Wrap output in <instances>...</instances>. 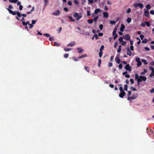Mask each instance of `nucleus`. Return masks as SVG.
<instances>
[{
    "label": "nucleus",
    "mask_w": 154,
    "mask_h": 154,
    "mask_svg": "<svg viewBox=\"0 0 154 154\" xmlns=\"http://www.w3.org/2000/svg\"><path fill=\"white\" fill-rule=\"evenodd\" d=\"M88 2L89 3H94L93 0H88Z\"/></svg>",
    "instance_id": "680f3d73"
},
{
    "label": "nucleus",
    "mask_w": 154,
    "mask_h": 154,
    "mask_svg": "<svg viewBox=\"0 0 154 154\" xmlns=\"http://www.w3.org/2000/svg\"><path fill=\"white\" fill-rule=\"evenodd\" d=\"M122 42V45H125L126 44V42L125 41H123Z\"/></svg>",
    "instance_id": "052dcab7"
},
{
    "label": "nucleus",
    "mask_w": 154,
    "mask_h": 154,
    "mask_svg": "<svg viewBox=\"0 0 154 154\" xmlns=\"http://www.w3.org/2000/svg\"><path fill=\"white\" fill-rule=\"evenodd\" d=\"M122 64H120L119 65V69H121L122 68Z\"/></svg>",
    "instance_id": "bf43d9fd"
},
{
    "label": "nucleus",
    "mask_w": 154,
    "mask_h": 154,
    "mask_svg": "<svg viewBox=\"0 0 154 154\" xmlns=\"http://www.w3.org/2000/svg\"><path fill=\"white\" fill-rule=\"evenodd\" d=\"M121 45H120L119 46V47L117 50V52H118L119 53H120L121 52Z\"/></svg>",
    "instance_id": "b1692460"
},
{
    "label": "nucleus",
    "mask_w": 154,
    "mask_h": 154,
    "mask_svg": "<svg viewBox=\"0 0 154 154\" xmlns=\"http://www.w3.org/2000/svg\"><path fill=\"white\" fill-rule=\"evenodd\" d=\"M142 64V63L141 61L137 63V66L138 67L140 66Z\"/></svg>",
    "instance_id": "ea45409f"
},
{
    "label": "nucleus",
    "mask_w": 154,
    "mask_h": 154,
    "mask_svg": "<svg viewBox=\"0 0 154 154\" xmlns=\"http://www.w3.org/2000/svg\"><path fill=\"white\" fill-rule=\"evenodd\" d=\"M138 6L140 8H142L143 7V5L142 3H138Z\"/></svg>",
    "instance_id": "cd10ccee"
},
{
    "label": "nucleus",
    "mask_w": 154,
    "mask_h": 154,
    "mask_svg": "<svg viewBox=\"0 0 154 154\" xmlns=\"http://www.w3.org/2000/svg\"><path fill=\"white\" fill-rule=\"evenodd\" d=\"M130 81L131 82V84H133L134 83V81L133 79H130Z\"/></svg>",
    "instance_id": "de8ad7c7"
},
{
    "label": "nucleus",
    "mask_w": 154,
    "mask_h": 154,
    "mask_svg": "<svg viewBox=\"0 0 154 154\" xmlns=\"http://www.w3.org/2000/svg\"><path fill=\"white\" fill-rule=\"evenodd\" d=\"M148 40L147 39H145L142 40V43H146L148 42Z\"/></svg>",
    "instance_id": "6ab92c4d"
},
{
    "label": "nucleus",
    "mask_w": 154,
    "mask_h": 154,
    "mask_svg": "<svg viewBox=\"0 0 154 154\" xmlns=\"http://www.w3.org/2000/svg\"><path fill=\"white\" fill-rule=\"evenodd\" d=\"M64 57L65 58H67L69 56V54H65L64 55Z\"/></svg>",
    "instance_id": "8fccbe9b"
},
{
    "label": "nucleus",
    "mask_w": 154,
    "mask_h": 154,
    "mask_svg": "<svg viewBox=\"0 0 154 154\" xmlns=\"http://www.w3.org/2000/svg\"><path fill=\"white\" fill-rule=\"evenodd\" d=\"M34 9V7H33L32 9L31 10V11H30L27 12L26 13V14H30L33 11Z\"/></svg>",
    "instance_id": "2f4dec72"
},
{
    "label": "nucleus",
    "mask_w": 154,
    "mask_h": 154,
    "mask_svg": "<svg viewBox=\"0 0 154 154\" xmlns=\"http://www.w3.org/2000/svg\"><path fill=\"white\" fill-rule=\"evenodd\" d=\"M127 100H133V99L132 97L129 96L128 97Z\"/></svg>",
    "instance_id": "4d7b16f0"
},
{
    "label": "nucleus",
    "mask_w": 154,
    "mask_h": 154,
    "mask_svg": "<svg viewBox=\"0 0 154 154\" xmlns=\"http://www.w3.org/2000/svg\"><path fill=\"white\" fill-rule=\"evenodd\" d=\"M72 49L71 48H64V50L66 51H69L70 50H71Z\"/></svg>",
    "instance_id": "c03bdc74"
},
{
    "label": "nucleus",
    "mask_w": 154,
    "mask_h": 154,
    "mask_svg": "<svg viewBox=\"0 0 154 154\" xmlns=\"http://www.w3.org/2000/svg\"><path fill=\"white\" fill-rule=\"evenodd\" d=\"M68 4L69 5H72V3L71 1H69L68 2Z\"/></svg>",
    "instance_id": "e2e57ef3"
},
{
    "label": "nucleus",
    "mask_w": 154,
    "mask_h": 154,
    "mask_svg": "<svg viewBox=\"0 0 154 154\" xmlns=\"http://www.w3.org/2000/svg\"><path fill=\"white\" fill-rule=\"evenodd\" d=\"M130 89L132 90L133 91H135L136 90V89L134 87H130Z\"/></svg>",
    "instance_id": "603ef678"
},
{
    "label": "nucleus",
    "mask_w": 154,
    "mask_h": 154,
    "mask_svg": "<svg viewBox=\"0 0 154 154\" xmlns=\"http://www.w3.org/2000/svg\"><path fill=\"white\" fill-rule=\"evenodd\" d=\"M88 22L89 24H92L93 21V20L92 19L88 20L87 21Z\"/></svg>",
    "instance_id": "4be33fe9"
},
{
    "label": "nucleus",
    "mask_w": 154,
    "mask_h": 154,
    "mask_svg": "<svg viewBox=\"0 0 154 154\" xmlns=\"http://www.w3.org/2000/svg\"><path fill=\"white\" fill-rule=\"evenodd\" d=\"M131 19L130 17L128 18L126 20V21L128 23H130L131 22Z\"/></svg>",
    "instance_id": "393cba45"
},
{
    "label": "nucleus",
    "mask_w": 154,
    "mask_h": 154,
    "mask_svg": "<svg viewBox=\"0 0 154 154\" xmlns=\"http://www.w3.org/2000/svg\"><path fill=\"white\" fill-rule=\"evenodd\" d=\"M84 68L85 70L86 71L88 72H89V67L87 66H85Z\"/></svg>",
    "instance_id": "f3484780"
},
{
    "label": "nucleus",
    "mask_w": 154,
    "mask_h": 154,
    "mask_svg": "<svg viewBox=\"0 0 154 154\" xmlns=\"http://www.w3.org/2000/svg\"><path fill=\"white\" fill-rule=\"evenodd\" d=\"M103 17L105 18H108V14L106 12H104L103 13Z\"/></svg>",
    "instance_id": "f8f14e48"
},
{
    "label": "nucleus",
    "mask_w": 154,
    "mask_h": 154,
    "mask_svg": "<svg viewBox=\"0 0 154 154\" xmlns=\"http://www.w3.org/2000/svg\"><path fill=\"white\" fill-rule=\"evenodd\" d=\"M104 48V46L103 45H101L100 48V51H102Z\"/></svg>",
    "instance_id": "473e14b6"
},
{
    "label": "nucleus",
    "mask_w": 154,
    "mask_h": 154,
    "mask_svg": "<svg viewBox=\"0 0 154 154\" xmlns=\"http://www.w3.org/2000/svg\"><path fill=\"white\" fill-rule=\"evenodd\" d=\"M144 15L146 17H148L149 15V11L146 9L144 10Z\"/></svg>",
    "instance_id": "0eeeda50"
},
{
    "label": "nucleus",
    "mask_w": 154,
    "mask_h": 154,
    "mask_svg": "<svg viewBox=\"0 0 154 154\" xmlns=\"http://www.w3.org/2000/svg\"><path fill=\"white\" fill-rule=\"evenodd\" d=\"M127 54L130 56H131L132 54V53L129 48H127Z\"/></svg>",
    "instance_id": "6e6552de"
},
{
    "label": "nucleus",
    "mask_w": 154,
    "mask_h": 154,
    "mask_svg": "<svg viewBox=\"0 0 154 154\" xmlns=\"http://www.w3.org/2000/svg\"><path fill=\"white\" fill-rule=\"evenodd\" d=\"M125 28V26L123 24H122L121 25V27L120 29V30L121 32H123L124 31V29Z\"/></svg>",
    "instance_id": "1a4fd4ad"
},
{
    "label": "nucleus",
    "mask_w": 154,
    "mask_h": 154,
    "mask_svg": "<svg viewBox=\"0 0 154 154\" xmlns=\"http://www.w3.org/2000/svg\"><path fill=\"white\" fill-rule=\"evenodd\" d=\"M82 17V15H78V16L77 17V18H76V20H79Z\"/></svg>",
    "instance_id": "bb28decb"
},
{
    "label": "nucleus",
    "mask_w": 154,
    "mask_h": 154,
    "mask_svg": "<svg viewBox=\"0 0 154 154\" xmlns=\"http://www.w3.org/2000/svg\"><path fill=\"white\" fill-rule=\"evenodd\" d=\"M125 94V93L124 91L120 92V93L119 94V96L121 98H123Z\"/></svg>",
    "instance_id": "423d86ee"
},
{
    "label": "nucleus",
    "mask_w": 154,
    "mask_h": 154,
    "mask_svg": "<svg viewBox=\"0 0 154 154\" xmlns=\"http://www.w3.org/2000/svg\"><path fill=\"white\" fill-rule=\"evenodd\" d=\"M73 60L75 61H78V60L77 59V58L76 57H73Z\"/></svg>",
    "instance_id": "3c124183"
},
{
    "label": "nucleus",
    "mask_w": 154,
    "mask_h": 154,
    "mask_svg": "<svg viewBox=\"0 0 154 154\" xmlns=\"http://www.w3.org/2000/svg\"><path fill=\"white\" fill-rule=\"evenodd\" d=\"M90 11H87V16H90Z\"/></svg>",
    "instance_id": "09e8293b"
},
{
    "label": "nucleus",
    "mask_w": 154,
    "mask_h": 154,
    "mask_svg": "<svg viewBox=\"0 0 154 154\" xmlns=\"http://www.w3.org/2000/svg\"><path fill=\"white\" fill-rule=\"evenodd\" d=\"M136 62L138 63L139 62H140V58H138V57H137L136 58Z\"/></svg>",
    "instance_id": "6e6d98bb"
},
{
    "label": "nucleus",
    "mask_w": 154,
    "mask_h": 154,
    "mask_svg": "<svg viewBox=\"0 0 154 154\" xmlns=\"http://www.w3.org/2000/svg\"><path fill=\"white\" fill-rule=\"evenodd\" d=\"M75 42H72L68 44L67 46H70L72 47L75 45Z\"/></svg>",
    "instance_id": "4468645a"
},
{
    "label": "nucleus",
    "mask_w": 154,
    "mask_h": 154,
    "mask_svg": "<svg viewBox=\"0 0 154 154\" xmlns=\"http://www.w3.org/2000/svg\"><path fill=\"white\" fill-rule=\"evenodd\" d=\"M151 93H154V88L152 89L150 91Z\"/></svg>",
    "instance_id": "774afa93"
},
{
    "label": "nucleus",
    "mask_w": 154,
    "mask_h": 154,
    "mask_svg": "<svg viewBox=\"0 0 154 154\" xmlns=\"http://www.w3.org/2000/svg\"><path fill=\"white\" fill-rule=\"evenodd\" d=\"M114 37H113V39H114V40H115L116 39V38L118 37V35H117V34L115 33L114 34Z\"/></svg>",
    "instance_id": "49530a36"
},
{
    "label": "nucleus",
    "mask_w": 154,
    "mask_h": 154,
    "mask_svg": "<svg viewBox=\"0 0 154 154\" xmlns=\"http://www.w3.org/2000/svg\"><path fill=\"white\" fill-rule=\"evenodd\" d=\"M102 54H103L102 51H100L99 52V56L100 57H102Z\"/></svg>",
    "instance_id": "72a5a7b5"
},
{
    "label": "nucleus",
    "mask_w": 154,
    "mask_h": 154,
    "mask_svg": "<svg viewBox=\"0 0 154 154\" xmlns=\"http://www.w3.org/2000/svg\"><path fill=\"white\" fill-rule=\"evenodd\" d=\"M43 35L47 37H49L50 36V35L48 33H44L43 34Z\"/></svg>",
    "instance_id": "58836bf2"
},
{
    "label": "nucleus",
    "mask_w": 154,
    "mask_h": 154,
    "mask_svg": "<svg viewBox=\"0 0 154 154\" xmlns=\"http://www.w3.org/2000/svg\"><path fill=\"white\" fill-rule=\"evenodd\" d=\"M138 96V95L137 94H134L132 95V97L134 100L137 98Z\"/></svg>",
    "instance_id": "ddd939ff"
},
{
    "label": "nucleus",
    "mask_w": 154,
    "mask_h": 154,
    "mask_svg": "<svg viewBox=\"0 0 154 154\" xmlns=\"http://www.w3.org/2000/svg\"><path fill=\"white\" fill-rule=\"evenodd\" d=\"M116 62L118 64H119L121 61L120 60L118 57H116L115 58Z\"/></svg>",
    "instance_id": "9d476101"
},
{
    "label": "nucleus",
    "mask_w": 154,
    "mask_h": 154,
    "mask_svg": "<svg viewBox=\"0 0 154 154\" xmlns=\"http://www.w3.org/2000/svg\"><path fill=\"white\" fill-rule=\"evenodd\" d=\"M135 80L138 81V82H141L143 81H145L146 80V77L145 76H139L137 74H136L135 75Z\"/></svg>",
    "instance_id": "f257e3e1"
},
{
    "label": "nucleus",
    "mask_w": 154,
    "mask_h": 154,
    "mask_svg": "<svg viewBox=\"0 0 154 154\" xmlns=\"http://www.w3.org/2000/svg\"><path fill=\"white\" fill-rule=\"evenodd\" d=\"M49 40L50 41H52L54 40V39L53 37H50L49 39Z\"/></svg>",
    "instance_id": "69168bd1"
},
{
    "label": "nucleus",
    "mask_w": 154,
    "mask_h": 154,
    "mask_svg": "<svg viewBox=\"0 0 154 154\" xmlns=\"http://www.w3.org/2000/svg\"><path fill=\"white\" fill-rule=\"evenodd\" d=\"M68 17L72 22H74L75 21V20L73 19V18L72 16H68Z\"/></svg>",
    "instance_id": "aec40b11"
},
{
    "label": "nucleus",
    "mask_w": 154,
    "mask_h": 154,
    "mask_svg": "<svg viewBox=\"0 0 154 154\" xmlns=\"http://www.w3.org/2000/svg\"><path fill=\"white\" fill-rule=\"evenodd\" d=\"M78 50V52L79 53H80L83 51L84 50L80 48H77Z\"/></svg>",
    "instance_id": "2eb2a0df"
},
{
    "label": "nucleus",
    "mask_w": 154,
    "mask_h": 154,
    "mask_svg": "<svg viewBox=\"0 0 154 154\" xmlns=\"http://www.w3.org/2000/svg\"><path fill=\"white\" fill-rule=\"evenodd\" d=\"M79 15L77 13H75L73 15L74 17H77Z\"/></svg>",
    "instance_id": "e433bc0d"
},
{
    "label": "nucleus",
    "mask_w": 154,
    "mask_h": 154,
    "mask_svg": "<svg viewBox=\"0 0 154 154\" xmlns=\"http://www.w3.org/2000/svg\"><path fill=\"white\" fill-rule=\"evenodd\" d=\"M103 25L102 24H100V25L99 26V28H100V29L101 30H102L103 28Z\"/></svg>",
    "instance_id": "5fc2aeb1"
},
{
    "label": "nucleus",
    "mask_w": 154,
    "mask_h": 154,
    "mask_svg": "<svg viewBox=\"0 0 154 154\" xmlns=\"http://www.w3.org/2000/svg\"><path fill=\"white\" fill-rule=\"evenodd\" d=\"M125 69L127 71H131V67L130 66L129 64H127L125 66Z\"/></svg>",
    "instance_id": "39448f33"
},
{
    "label": "nucleus",
    "mask_w": 154,
    "mask_h": 154,
    "mask_svg": "<svg viewBox=\"0 0 154 154\" xmlns=\"http://www.w3.org/2000/svg\"><path fill=\"white\" fill-rule=\"evenodd\" d=\"M142 62L144 63L145 64H148V63L146 62V60L144 59H143L142 60Z\"/></svg>",
    "instance_id": "c9c22d12"
},
{
    "label": "nucleus",
    "mask_w": 154,
    "mask_h": 154,
    "mask_svg": "<svg viewBox=\"0 0 154 154\" xmlns=\"http://www.w3.org/2000/svg\"><path fill=\"white\" fill-rule=\"evenodd\" d=\"M94 37H95V39L97 40L98 38V35L96 34H95L94 35Z\"/></svg>",
    "instance_id": "a19ab883"
},
{
    "label": "nucleus",
    "mask_w": 154,
    "mask_h": 154,
    "mask_svg": "<svg viewBox=\"0 0 154 154\" xmlns=\"http://www.w3.org/2000/svg\"><path fill=\"white\" fill-rule=\"evenodd\" d=\"M101 11V10L99 8L96 9L94 11V13L95 14H97L98 13H100Z\"/></svg>",
    "instance_id": "9b49d317"
},
{
    "label": "nucleus",
    "mask_w": 154,
    "mask_h": 154,
    "mask_svg": "<svg viewBox=\"0 0 154 154\" xmlns=\"http://www.w3.org/2000/svg\"><path fill=\"white\" fill-rule=\"evenodd\" d=\"M54 44L55 46H57V47L60 46V44L59 43H58L57 42H55L54 43Z\"/></svg>",
    "instance_id": "79ce46f5"
},
{
    "label": "nucleus",
    "mask_w": 154,
    "mask_h": 154,
    "mask_svg": "<svg viewBox=\"0 0 154 154\" xmlns=\"http://www.w3.org/2000/svg\"><path fill=\"white\" fill-rule=\"evenodd\" d=\"M123 38L122 37H120L119 38V41L120 42H123V40H122Z\"/></svg>",
    "instance_id": "a18cd8bd"
},
{
    "label": "nucleus",
    "mask_w": 154,
    "mask_h": 154,
    "mask_svg": "<svg viewBox=\"0 0 154 154\" xmlns=\"http://www.w3.org/2000/svg\"><path fill=\"white\" fill-rule=\"evenodd\" d=\"M150 13L151 14H152V15L154 14V10H151L150 11Z\"/></svg>",
    "instance_id": "338daca9"
},
{
    "label": "nucleus",
    "mask_w": 154,
    "mask_h": 154,
    "mask_svg": "<svg viewBox=\"0 0 154 154\" xmlns=\"http://www.w3.org/2000/svg\"><path fill=\"white\" fill-rule=\"evenodd\" d=\"M101 59H99V60L98 63V66L99 67H100V64L101 63Z\"/></svg>",
    "instance_id": "7c9ffc66"
},
{
    "label": "nucleus",
    "mask_w": 154,
    "mask_h": 154,
    "mask_svg": "<svg viewBox=\"0 0 154 154\" xmlns=\"http://www.w3.org/2000/svg\"><path fill=\"white\" fill-rule=\"evenodd\" d=\"M60 10H57L56 11H54L52 13V14L54 15L58 16L60 15Z\"/></svg>",
    "instance_id": "20e7f679"
},
{
    "label": "nucleus",
    "mask_w": 154,
    "mask_h": 154,
    "mask_svg": "<svg viewBox=\"0 0 154 154\" xmlns=\"http://www.w3.org/2000/svg\"><path fill=\"white\" fill-rule=\"evenodd\" d=\"M87 56V55L86 54H83V55H82V56H79L78 57V58L79 59H80L81 58H84V57H86Z\"/></svg>",
    "instance_id": "dca6fc26"
},
{
    "label": "nucleus",
    "mask_w": 154,
    "mask_h": 154,
    "mask_svg": "<svg viewBox=\"0 0 154 154\" xmlns=\"http://www.w3.org/2000/svg\"><path fill=\"white\" fill-rule=\"evenodd\" d=\"M119 89L120 91V92H122L123 91H124L123 89V88L121 86L119 87Z\"/></svg>",
    "instance_id": "37998d69"
},
{
    "label": "nucleus",
    "mask_w": 154,
    "mask_h": 154,
    "mask_svg": "<svg viewBox=\"0 0 154 154\" xmlns=\"http://www.w3.org/2000/svg\"><path fill=\"white\" fill-rule=\"evenodd\" d=\"M146 7L147 9H149L151 8V6L149 4H148L146 6Z\"/></svg>",
    "instance_id": "c85d7f7f"
},
{
    "label": "nucleus",
    "mask_w": 154,
    "mask_h": 154,
    "mask_svg": "<svg viewBox=\"0 0 154 154\" xmlns=\"http://www.w3.org/2000/svg\"><path fill=\"white\" fill-rule=\"evenodd\" d=\"M128 85H124V90L126 91H128Z\"/></svg>",
    "instance_id": "f704fd0d"
},
{
    "label": "nucleus",
    "mask_w": 154,
    "mask_h": 154,
    "mask_svg": "<svg viewBox=\"0 0 154 154\" xmlns=\"http://www.w3.org/2000/svg\"><path fill=\"white\" fill-rule=\"evenodd\" d=\"M145 24L148 27H149L150 26V23L148 21H145Z\"/></svg>",
    "instance_id": "a211bd4d"
},
{
    "label": "nucleus",
    "mask_w": 154,
    "mask_h": 154,
    "mask_svg": "<svg viewBox=\"0 0 154 154\" xmlns=\"http://www.w3.org/2000/svg\"><path fill=\"white\" fill-rule=\"evenodd\" d=\"M123 38L124 39H125L127 41H128V40H130L131 37L129 34H127L125 35H123Z\"/></svg>",
    "instance_id": "7ed1b4c3"
},
{
    "label": "nucleus",
    "mask_w": 154,
    "mask_h": 154,
    "mask_svg": "<svg viewBox=\"0 0 154 154\" xmlns=\"http://www.w3.org/2000/svg\"><path fill=\"white\" fill-rule=\"evenodd\" d=\"M7 9L10 13L11 14L13 15L17 14V16L19 17H20L21 16V14L18 11H13L10 9Z\"/></svg>",
    "instance_id": "f03ea898"
},
{
    "label": "nucleus",
    "mask_w": 154,
    "mask_h": 154,
    "mask_svg": "<svg viewBox=\"0 0 154 154\" xmlns=\"http://www.w3.org/2000/svg\"><path fill=\"white\" fill-rule=\"evenodd\" d=\"M131 10L130 8H129L126 11V13L127 14H129L131 11Z\"/></svg>",
    "instance_id": "4c0bfd02"
},
{
    "label": "nucleus",
    "mask_w": 154,
    "mask_h": 154,
    "mask_svg": "<svg viewBox=\"0 0 154 154\" xmlns=\"http://www.w3.org/2000/svg\"><path fill=\"white\" fill-rule=\"evenodd\" d=\"M65 11H66V12H67L68 11V8H66V7H65L64 8V9H63Z\"/></svg>",
    "instance_id": "0e129e2a"
},
{
    "label": "nucleus",
    "mask_w": 154,
    "mask_h": 154,
    "mask_svg": "<svg viewBox=\"0 0 154 154\" xmlns=\"http://www.w3.org/2000/svg\"><path fill=\"white\" fill-rule=\"evenodd\" d=\"M117 27L115 28L113 30V33H112L113 35H114V34L116 33V30H117Z\"/></svg>",
    "instance_id": "5701e85b"
},
{
    "label": "nucleus",
    "mask_w": 154,
    "mask_h": 154,
    "mask_svg": "<svg viewBox=\"0 0 154 154\" xmlns=\"http://www.w3.org/2000/svg\"><path fill=\"white\" fill-rule=\"evenodd\" d=\"M110 23L111 24L114 25L116 24V22L114 20H111L110 21Z\"/></svg>",
    "instance_id": "a878e982"
},
{
    "label": "nucleus",
    "mask_w": 154,
    "mask_h": 154,
    "mask_svg": "<svg viewBox=\"0 0 154 154\" xmlns=\"http://www.w3.org/2000/svg\"><path fill=\"white\" fill-rule=\"evenodd\" d=\"M149 69L150 70H152V72H153L154 73V69L152 66H150L149 67Z\"/></svg>",
    "instance_id": "412c9836"
},
{
    "label": "nucleus",
    "mask_w": 154,
    "mask_h": 154,
    "mask_svg": "<svg viewBox=\"0 0 154 154\" xmlns=\"http://www.w3.org/2000/svg\"><path fill=\"white\" fill-rule=\"evenodd\" d=\"M130 48L131 51H134V48L133 46L131 45L130 47Z\"/></svg>",
    "instance_id": "13d9d810"
},
{
    "label": "nucleus",
    "mask_w": 154,
    "mask_h": 154,
    "mask_svg": "<svg viewBox=\"0 0 154 154\" xmlns=\"http://www.w3.org/2000/svg\"><path fill=\"white\" fill-rule=\"evenodd\" d=\"M99 17V16H97L95 17L94 18L93 21H94L95 22H96V21L97 20L98 18Z\"/></svg>",
    "instance_id": "c756f323"
},
{
    "label": "nucleus",
    "mask_w": 154,
    "mask_h": 154,
    "mask_svg": "<svg viewBox=\"0 0 154 154\" xmlns=\"http://www.w3.org/2000/svg\"><path fill=\"white\" fill-rule=\"evenodd\" d=\"M145 23L144 21V23H141L140 25L142 27H144L145 26Z\"/></svg>",
    "instance_id": "864d4df0"
}]
</instances>
